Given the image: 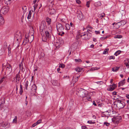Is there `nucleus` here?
I'll list each match as a JSON object with an SVG mask.
<instances>
[{
  "label": "nucleus",
  "instance_id": "obj_1",
  "mask_svg": "<svg viewBox=\"0 0 129 129\" xmlns=\"http://www.w3.org/2000/svg\"><path fill=\"white\" fill-rule=\"evenodd\" d=\"M76 94L78 96L83 98V100L85 101H90L91 100V97L89 93L85 89L82 88H79L76 90Z\"/></svg>",
  "mask_w": 129,
  "mask_h": 129
},
{
  "label": "nucleus",
  "instance_id": "obj_2",
  "mask_svg": "<svg viewBox=\"0 0 129 129\" xmlns=\"http://www.w3.org/2000/svg\"><path fill=\"white\" fill-rule=\"evenodd\" d=\"M115 99L116 100V102H117L116 105L117 107L119 109L123 108L125 105L124 102L123 101L119 100V98H116Z\"/></svg>",
  "mask_w": 129,
  "mask_h": 129
},
{
  "label": "nucleus",
  "instance_id": "obj_3",
  "mask_svg": "<svg viewBox=\"0 0 129 129\" xmlns=\"http://www.w3.org/2000/svg\"><path fill=\"white\" fill-rule=\"evenodd\" d=\"M22 38V35L20 33H17L15 35L14 40H16L17 42L18 45L17 47H18L19 46V42L21 41Z\"/></svg>",
  "mask_w": 129,
  "mask_h": 129
},
{
  "label": "nucleus",
  "instance_id": "obj_4",
  "mask_svg": "<svg viewBox=\"0 0 129 129\" xmlns=\"http://www.w3.org/2000/svg\"><path fill=\"white\" fill-rule=\"evenodd\" d=\"M92 36L91 33L89 34H84L82 33L81 35H79V37H82L83 39L88 40Z\"/></svg>",
  "mask_w": 129,
  "mask_h": 129
},
{
  "label": "nucleus",
  "instance_id": "obj_5",
  "mask_svg": "<svg viewBox=\"0 0 129 129\" xmlns=\"http://www.w3.org/2000/svg\"><path fill=\"white\" fill-rule=\"evenodd\" d=\"M129 59H126L124 61V63L125 65L126 68H125V72L126 73H129Z\"/></svg>",
  "mask_w": 129,
  "mask_h": 129
},
{
  "label": "nucleus",
  "instance_id": "obj_6",
  "mask_svg": "<svg viewBox=\"0 0 129 129\" xmlns=\"http://www.w3.org/2000/svg\"><path fill=\"white\" fill-rule=\"evenodd\" d=\"M9 9L8 7L4 6L2 8L0 11V13L3 14H5L8 12Z\"/></svg>",
  "mask_w": 129,
  "mask_h": 129
},
{
  "label": "nucleus",
  "instance_id": "obj_7",
  "mask_svg": "<svg viewBox=\"0 0 129 129\" xmlns=\"http://www.w3.org/2000/svg\"><path fill=\"white\" fill-rule=\"evenodd\" d=\"M57 29L59 33H61L64 30V28L61 24L58 23L56 25Z\"/></svg>",
  "mask_w": 129,
  "mask_h": 129
},
{
  "label": "nucleus",
  "instance_id": "obj_8",
  "mask_svg": "<svg viewBox=\"0 0 129 129\" xmlns=\"http://www.w3.org/2000/svg\"><path fill=\"white\" fill-rule=\"evenodd\" d=\"M37 88V87L35 84L31 86V88L30 91V93L31 94H35L36 92Z\"/></svg>",
  "mask_w": 129,
  "mask_h": 129
},
{
  "label": "nucleus",
  "instance_id": "obj_9",
  "mask_svg": "<svg viewBox=\"0 0 129 129\" xmlns=\"http://www.w3.org/2000/svg\"><path fill=\"white\" fill-rule=\"evenodd\" d=\"M77 14V17L79 20H82L84 18V16L81 12H78Z\"/></svg>",
  "mask_w": 129,
  "mask_h": 129
},
{
  "label": "nucleus",
  "instance_id": "obj_10",
  "mask_svg": "<svg viewBox=\"0 0 129 129\" xmlns=\"http://www.w3.org/2000/svg\"><path fill=\"white\" fill-rule=\"evenodd\" d=\"M6 68V71L8 72H11L12 70L11 66L9 63L7 64Z\"/></svg>",
  "mask_w": 129,
  "mask_h": 129
},
{
  "label": "nucleus",
  "instance_id": "obj_11",
  "mask_svg": "<svg viewBox=\"0 0 129 129\" xmlns=\"http://www.w3.org/2000/svg\"><path fill=\"white\" fill-rule=\"evenodd\" d=\"M45 27L40 26V31L42 35H44V33L45 30Z\"/></svg>",
  "mask_w": 129,
  "mask_h": 129
},
{
  "label": "nucleus",
  "instance_id": "obj_12",
  "mask_svg": "<svg viewBox=\"0 0 129 129\" xmlns=\"http://www.w3.org/2000/svg\"><path fill=\"white\" fill-rule=\"evenodd\" d=\"M114 118L115 119L114 120V122H115L116 123H118L119 122V120L121 119V117L119 116L114 117Z\"/></svg>",
  "mask_w": 129,
  "mask_h": 129
},
{
  "label": "nucleus",
  "instance_id": "obj_13",
  "mask_svg": "<svg viewBox=\"0 0 129 129\" xmlns=\"http://www.w3.org/2000/svg\"><path fill=\"white\" fill-rule=\"evenodd\" d=\"M31 83H29L28 81H26L25 82L24 86L26 90H28V87H29L31 85Z\"/></svg>",
  "mask_w": 129,
  "mask_h": 129
},
{
  "label": "nucleus",
  "instance_id": "obj_14",
  "mask_svg": "<svg viewBox=\"0 0 129 129\" xmlns=\"http://www.w3.org/2000/svg\"><path fill=\"white\" fill-rule=\"evenodd\" d=\"M52 31V28L50 26H48L46 27L45 28V32H51Z\"/></svg>",
  "mask_w": 129,
  "mask_h": 129
},
{
  "label": "nucleus",
  "instance_id": "obj_15",
  "mask_svg": "<svg viewBox=\"0 0 129 129\" xmlns=\"http://www.w3.org/2000/svg\"><path fill=\"white\" fill-rule=\"evenodd\" d=\"M49 11L50 14H54L56 13L55 10L53 8H51L49 9Z\"/></svg>",
  "mask_w": 129,
  "mask_h": 129
},
{
  "label": "nucleus",
  "instance_id": "obj_16",
  "mask_svg": "<svg viewBox=\"0 0 129 129\" xmlns=\"http://www.w3.org/2000/svg\"><path fill=\"white\" fill-rule=\"evenodd\" d=\"M125 79H124L123 80L121 81L118 83V87H120V86H122L125 83Z\"/></svg>",
  "mask_w": 129,
  "mask_h": 129
},
{
  "label": "nucleus",
  "instance_id": "obj_17",
  "mask_svg": "<svg viewBox=\"0 0 129 129\" xmlns=\"http://www.w3.org/2000/svg\"><path fill=\"white\" fill-rule=\"evenodd\" d=\"M52 83L53 85L55 86H59L60 85L59 83H58L57 81L56 80L53 81Z\"/></svg>",
  "mask_w": 129,
  "mask_h": 129
},
{
  "label": "nucleus",
  "instance_id": "obj_18",
  "mask_svg": "<svg viewBox=\"0 0 129 129\" xmlns=\"http://www.w3.org/2000/svg\"><path fill=\"white\" fill-rule=\"evenodd\" d=\"M40 26L46 27V22L44 21H42L41 23Z\"/></svg>",
  "mask_w": 129,
  "mask_h": 129
},
{
  "label": "nucleus",
  "instance_id": "obj_19",
  "mask_svg": "<svg viewBox=\"0 0 129 129\" xmlns=\"http://www.w3.org/2000/svg\"><path fill=\"white\" fill-rule=\"evenodd\" d=\"M13 0H4V1L5 4L7 5H10V4L12 2Z\"/></svg>",
  "mask_w": 129,
  "mask_h": 129
},
{
  "label": "nucleus",
  "instance_id": "obj_20",
  "mask_svg": "<svg viewBox=\"0 0 129 129\" xmlns=\"http://www.w3.org/2000/svg\"><path fill=\"white\" fill-rule=\"evenodd\" d=\"M119 68V67H115L112 68V70L113 72H116L118 70Z\"/></svg>",
  "mask_w": 129,
  "mask_h": 129
},
{
  "label": "nucleus",
  "instance_id": "obj_21",
  "mask_svg": "<svg viewBox=\"0 0 129 129\" xmlns=\"http://www.w3.org/2000/svg\"><path fill=\"white\" fill-rule=\"evenodd\" d=\"M4 22V21L2 17L0 15V24H3Z\"/></svg>",
  "mask_w": 129,
  "mask_h": 129
},
{
  "label": "nucleus",
  "instance_id": "obj_22",
  "mask_svg": "<svg viewBox=\"0 0 129 129\" xmlns=\"http://www.w3.org/2000/svg\"><path fill=\"white\" fill-rule=\"evenodd\" d=\"M45 32V33L46 37L47 38H50L51 37V36L50 33H51V32H49L48 31Z\"/></svg>",
  "mask_w": 129,
  "mask_h": 129
},
{
  "label": "nucleus",
  "instance_id": "obj_23",
  "mask_svg": "<svg viewBox=\"0 0 129 129\" xmlns=\"http://www.w3.org/2000/svg\"><path fill=\"white\" fill-rule=\"evenodd\" d=\"M121 25V24L120 22L116 23L115 24V27L117 29H118L119 27Z\"/></svg>",
  "mask_w": 129,
  "mask_h": 129
},
{
  "label": "nucleus",
  "instance_id": "obj_24",
  "mask_svg": "<svg viewBox=\"0 0 129 129\" xmlns=\"http://www.w3.org/2000/svg\"><path fill=\"white\" fill-rule=\"evenodd\" d=\"M30 37L29 36L28 37V38L27 40H24L23 42V45H25L28 42L29 40L30 39Z\"/></svg>",
  "mask_w": 129,
  "mask_h": 129
},
{
  "label": "nucleus",
  "instance_id": "obj_25",
  "mask_svg": "<svg viewBox=\"0 0 129 129\" xmlns=\"http://www.w3.org/2000/svg\"><path fill=\"white\" fill-rule=\"evenodd\" d=\"M20 78V75L18 74H17L16 76V82H17V81H18V82H19Z\"/></svg>",
  "mask_w": 129,
  "mask_h": 129
},
{
  "label": "nucleus",
  "instance_id": "obj_26",
  "mask_svg": "<svg viewBox=\"0 0 129 129\" xmlns=\"http://www.w3.org/2000/svg\"><path fill=\"white\" fill-rule=\"evenodd\" d=\"M17 117L16 116L13 119L12 123H17Z\"/></svg>",
  "mask_w": 129,
  "mask_h": 129
},
{
  "label": "nucleus",
  "instance_id": "obj_27",
  "mask_svg": "<svg viewBox=\"0 0 129 129\" xmlns=\"http://www.w3.org/2000/svg\"><path fill=\"white\" fill-rule=\"evenodd\" d=\"M23 92V90L22 86V85L21 84L20 85V91H19V93L21 95H22Z\"/></svg>",
  "mask_w": 129,
  "mask_h": 129
},
{
  "label": "nucleus",
  "instance_id": "obj_28",
  "mask_svg": "<svg viewBox=\"0 0 129 129\" xmlns=\"http://www.w3.org/2000/svg\"><path fill=\"white\" fill-rule=\"evenodd\" d=\"M94 6L96 7L100 6L101 5V3L100 2H98L94 3Z\"/></svg>",
  "mask_w": 129,
  "mask_h": 129
},
{
  "label": "nucleus",
  "instance_id": "obj_29",
  "mask_svg": "<svg viewBox=\"0 0 129 129\" xmlns=\"http://www.w3.org/2000/svg\"><path fill=\"white\" fill-rule=\"evenodd\" d=\"M42 40L43 41L45 42H46L47 41V37H46L45 36H44V35H43L42 34Z\"/></svg>",
  "mask_w": 129,
  "mask_h": 129
},
{
  "label": "nucleus",
  "instance_id": "obj_30",
  "mask_svg": "<svg viewBox=\"0 0 129 129\" xmlns=\"http://www.w3.org/2000/svg\"><path fill=\"white\" fill-rule=\"evenodd\" d=\"M46 21L48 24H50L51 22V19L50 18L47 17L46 18Z\"/></svg>",
  "mask_w": 129,
  "mask_h": 129
},
{
  "label": "nucleus",
  "instance_id": "obj_31",
  "mask_svg": "<svg viewBox=\"0 0 129 129\" xmlns=\"http://www.w3.org/2000/svg\"><path fill=\"white\" fill-rule=\"evenodd\" d=\"M5 101L4 100V101H2L1 103V104H0V109H1L2 108H3V105L5 104Z\"/></svg>",
  "mask_w": 129,
  "mask_h": 129
},
{
  "label": "nucleus",
  "instance_id": "obj_32",
  "mask_svg": "<svg viewBox=\"0 0 129 129\" xmlns=\"http://www.w3.org/2000/svg\"><path fill=\"white\" fill-rule=\"evenodd\" d=\"M82 69L81 68L78 67L75 68V70L77 72H80L81 71Z\"/></svg>",
  "mask_w": 129,
  "mask_h": 129
},
{
  "label": "nucleus",
  "instance_id": "obj_33",
  "mask_svg": "<svg viewBox=\"0 0 129 129\" xmlns=\"http://www.w3.org/2000/svg\"><path fill=\"white\" fill-rule=\"evenodd\" d=\"M66 29L69 30L70 28V25L68 24H66Z\"/></svg>",
  "mask_w": 129,
  "mask_h": 129
},
{
  "label": "nucleus",
  "instance_id": "obj_34",
  "mask_svg": "<svg viewBox=\"0 0 129 129\" xmlns=\"http://www.w3.org/2000/svg\"><path fill=\"white\" fill-rule=\"evenodd\" d=\"M71 47L75 49H76L77 47V44L76 43H74L72 45Z\"/></svg>",
  "mask_w": 129,
  "mask_h": 129
},
{
  "label": "nucleus",
  "instance_id": "obj_35",
  "mask_svg": "<svg viewBox=\"0 0 129 129\" xmlns=\"http://www.w3.org/2000/svg\"><path fill=\"white\" fill-rule=\"evenodd\" d=\"M121 51L120 50H118L116 52L114 53V55L117 56L121 53Z\"/></svg>",
  "mask_w": 129,
  "mask_h": 129
},
{
  "label": "nucleus",
  "instance_id": "obj_36",
  "mask_svg": "<svg viewBox=\"0 0 129 129\" xmlns=\"http://www.w3.org/2000/svg\"><path fill=\"white\" fill-rule=\"evenodd\" d=\"M72 80L73 82L74 83L77 82L78 80V79L77 78H76V77H73Z\"/></svg>",
  "mask_w": 129,
  "mask_h": 129
},
{
  "label": "nucleus",
  "instance_id": "obj_37",
  "mask_svg": "<svg viewBox=\"0 0 129 129\" xmlns=\"http://www.w3.org/2000/svg\"><path fill=\"white\" fill-rule=\"evenodd\" d=\"M31 11H30L29 12V13L28 14V15L27 18V19H30L31 17Z\"/></svg>",
  "mask_w": 129,
  "mask_h": 129
},
{
  "label": "nucleus",
  "instance_id": "obj_38",
  "mask_svg": "<svg viewBox=\"0 0 129 129\" xmlns=\"http://www.w3.org/2000/svg\"><path fill=\"white\" fill-rule=\"evenodd\" d=\"M23 10V13H24L26 12V10L27 9V7L26 6H23L22 8Z\"/></svg>",
  "mask_w": 129,
  "mask_h": 129
},
{
  "label": "nucleus",
  "instance_id": "obj_39",
  "mask_svg": "<svg viewBox=\"0 0 129 129\" xmlns=\"http://www.w3.org/2000/svg\"><path fill=\"white\" fill-rule=\"evenodd\" d=\"M109 49L108 48H107L105 49L103 52V54H106L109 51Z\"/></svg>",
  "mask_w": 129,
  "mask_h": 129
},
{
  "label": "nucleus",
  "instance_id": "obj_40",
  "mask_svg": "<svg viewBox=\"0 0 129 129\" xmlns=\"http://www.w3.org/2000/svg\"><path fill=\"white\" fill-rule=\"evenodd\" d=\"M6 79L7 78L5 77H3L0 80V84L1 83L3 82L4 80H6Z\"/></svg>",
  "mask_w": 129,
  "mask_h": 129
},
{
  "label": "nucleus",
  "instance_id": "obj_41",
  "mask_svg": "<svg viewBox=\"0 0 129 129\" xmlns=\"http://www.w3.org/2000/svg\"><path fill=\"white\" fill-rule=\"evenodd\" d=\"M7 122H3L1 124V125L3 127H5L7 126Z\"/></svg>",
  "mask_w": 129,
  "mask_h": 129
},
{
  "label": "nucleus",
  "instance_id": "obj_42",
  "mask_svg": "<svg viewBox=\"0 0 129 129\" xmlns=\"http://www.w3.org/2000/svg\"><path fill=\"white\" fill-rule=\"evenodd\" d=\"M121 24V25L123 26L125 25L126 23V21H122L120 22Z\"/></svg>",
  "mask_w": 129,
  "mask_h": 129
},
{
  "label": "nucleus",
  "instance_id": "obj_43",
  "mask_svg": "<svg viewBox=\"0 0 129 129\" xmlns=\"http://www.w3.org/2000/svg\"><path fill=\"white\" fill-rule=\"evenodd\" d=\"M122 36L120 35H117L115 36H114V38H122Z\"/></svg>",
  "mask_w": 129,
  "mask_h": 129
},
{
  "label": "nucleus",
  "instance_id": "obj_44",
  "mask_svg": "<svg viewBox=\"0 0 129 129\" xmlns=\"http://www.w3.org/2000/svg\"><path fill=\"white\" fill-rule=\"evenodd\" d=\"M110 86L111 87L109 88V89L108 90L110 91H112L115 89V87L112 85Z\"/></svg>",
  "mask_w": 129,
  "mask_h": 129
},
{
  "label": "nucleus",
  "instance_id": "obj_45",
  "mask_svg": "<svg viewBox=\"0 0 129 129\" xmlns=\"http://www.w3.org/2000/svg\"><path fill=\"white\" fill-rule=\"evenodd\" d=\"M59 41L61 44H63L64 43L63 40L61 38H59Z\"/></svg>",
  "mask_w": 129,
  "mask_h": 129
},
{
  "label": "nucleus",
  "instance_id": "obj_46",
  "mask_svg": "<svg viewBox=\"0 0 129 129\" xmlns=\"http://www.w3.org/2000/svg\"><path fill=\"white\" fill-rule=\"evenodd\" d=\"M110 125V123L107 122H105L104 123V126L106 125L107 126H109Z\"/></svg>",
  "mask_w": 129,
  "mask_h": 129
},
{
  "label": "nucleus",
  "instance_id": "obj_47",
  "mask_svg": "<svg viewBox=\"0 0 129 129\" xmlns=\"http://www.w3.org/2000/svg\"><path fill=\"white\" fill-rule=\"evenodd\" d=\"M87 123L90 124H93L95 123V121H92L91 120H89L87 121Z\"/></svg>",
  "mask_w": 129,
  "mask_h": 129
},
{
  "label": "nucleus",
  "instance_id": "obj_48",
  "mask_svg": "<svg viewBox=\"0 0 129 129\" xmlns=\"http://www.w3.org/2000/svg\"><path fill=\"white\" fill-rule=\"evenodd\" d=\"M65 65L64 64H60L59 66V68H63L65 67Z\"/></svg>",
  "mask_w": 129,
  "mask_h": 129
},
{
  "label": "nucleus",
  "instance_id": "obj_49",
  "mask_svg": "<svg viewBox=\"0 0 129 129\" xmlns=\"http://www.w3.org/2000/svg\"><path fill=\"white\" fill-rule=\"evenodd\" d=\"M75 60L76 62H80L82 61L80 59H75Z\"/></svg>",
  "mask_w": 129,
  "mask_h": 129
},
{
  "label": "nucleus",
  "instance_id": "obj_50",
  "mask_svg": "<svg viewBox=\"0 0 129 129\" xmlns=\"http://www.w3.org/2000/svg\"><path fill=\"white\" fill-rule=\"evenodd\" d=\"M44 53L42 52L40 53V56L41 57H43L44 56Z\"/></svg>",
  "mask_w": 129,
  "mask_h": 129
},
{
  "label": "nucleus",
  "instance_id": "obj_51",
  "mask_svg": "<svg viewBox=\"0 0 129 129\" xmlns=\"http://www.w3.org/2000/svg\"><path fill=\"white\" fill-rule=\"evenodd\" d=\"M105 14L104 13H103L102 14H99V15L98 16L99 17H103L104 16H105Z\"/></svg>",
  "mask_w": 129,
  "mask_h": 129
},
{
  "label": "nucleus",
  "instance_id": "obj_52",
  "mask_svg": "<svg viewBox=\"0 0 129 129\" xmlns=\"http://www.w3.org/2000/svg\"><path fill=\"white\" fill-rule=\"evenodd\" d=\"M90 1L87 2L86 4V6L87 7H89V4L90 3Z\"/></svg>",
  "mask_w": 129,
  "mask_h": 129
},
{
  "label": "nucleus",
  "instance_id": "obj_53",
  "mask_svg": "<svg viewBox=\"0 0 129 129\" xmlns=\"http://www.w3.org/2000/svg\"><path fill=\"white\" fill-rule=\"evenodd\" d=\"M115 56H110L109 58V60H110L111 59H115Z\"/></svg>",
  "mask_w": 129,
  "mask_h": 129
},
{
  "label": "nucleus",
  "instance_id": "obj_54",
  "mask_svg": "<svg viewBox=\"0 0 129 129\" xmlns=\"http://www.w3.org/2000/svg\"><path fill=\"white\" fill-rule=\"evenodd\" d=\"M38 69V68L36 66H35L34 67V71L35 73V71H37Z\"/></svg>",
  "mask_w": 129,
  "mask_h": 129
},
{
  "label": "nucleus",
  "instance_id": "obj_55",
  "mask_svg": "<svg viewBox=\"0 0 129 129\" xmlns=\"http://www.w3.org/2000/svg\"><path fill=\"white\" fill-rule=\"evenodd\" d=\"M7 126L8 127H10L11 126L10 123H9L8 122H7Z\"/></svg>",
  "mask_w": 129,
  "mask_h": 129
},
{
  "label": "nucleus",
  "instance_id": "obj_56",
  "mask_svg": "<svg viewBox=\"0 0 129 129\" xmlns=\"http://www.w3.org/2000/svg\"><path fill=\"white\" fill-rule=\"evenodd\" d=\"M41 119H39V120H38L37 122H36L37 124H38L40 123H41Z\"/></svg>",
  "mask_w": 129,
  "mask_h": 129
},
{
  "label": "nucleus",
  "instance_id": "obj_57",
  "mask_svg": "<svg viewBox=\"0 0 129 129\" xmlns=\"http://www.w3.org/2000/svg\"><path fill=\"white\" fill-rule=\"evenodd\" d=\"M95 34L97 35L100 34V32L99 31L95 30Z\"/></svg>",
  "mask_w": 129,
  "mask_h": 129
},
{
  "label": "nucleus",
  "instance_id": "obj_58",
  "mask_svg": "<svg viewBox=\"0 0 129 129\" xmlns=\"http://www.w3.org/2000/svg\"><path fill=\"white\" fill-rule=\"evenodd\" d=\"M64 34V32L63 31L62 32H61V33H59L58 34L59 35H60L61 36H62V35Z\"/></svg>",
  "mask_w": 129,
  "mask_h": 129
},
{
  "label": "nucleus",
  "instance_id": "obj_59",
  "mask_svg": "<svg viewBox=\"0 0 129 129\" xmlns=\"http://www.w3.org/2000/svg\"><path fill=\"white\" fill-rule=\"evenodd\" d=\"M87 32H88V34H89V33H90V32H92V30H90L89 29H87Z\"/></svg>",
  "mask_w": 129,
  "mask_h": 129
},
{
  "label": "nucleus",
  "instance_id": "obj_60",
  "mask_svg": "<svg viewBox=\"0 0 129 129\" xmlns=\"http://www.w3.org/2000/svg\"><path fill=\"white\" fill-rule=\"evenodd\" d=\"M76 3L79 4L81 3V1L80 0H76Z\"/></svg>",
  "mask_w": 129,
  "mask_h": 129
},
{
  "label": "nucleus",
  "instance_id": "obj_61",
  "mask_svg": "<svg viewBox=\"0 0 129 129\" xmlns=\"http://www.w3.org/2000/svg\"><path fill=\"white\" fill-rule=\"evenodd\" d=\"M81 128L83 129H85L87 128L85 126L83 125L82 126Z\"/></svg>",
  "mask_w": 129,
  "mask_h": 129
},
{
  "label": "nucleus",
  "instance_id": "obj_62",
  "mask_svg": "<svg viewBox=\"0 0 129 129\" xmlns=\"http://www.w3.org/2000/svg\"><path fill=\"white\" fill-rule=\"evenodd\" d=\"M39 0H34L33 2L34 4H35L37 2H39Z\"/></svg>",
  "mask_w": 129,
  "mask_h": 129
},
{
  "label": "nucleus",
  "instance_id": "obj_63",
  "mask_svg": "<svg viewBox=\"0 0 129 129\" xmlns=\"http://www.w3.org/2000/svg\"><path fill=\"white\" fill-rule=\"evenodd\" d=\"M10 47V46H8V51H9H9H10V50L11 49Z\"/></svg>",
  "mask_w": 129,
  "mask_h": 129
},
{
  "label": "nucleus",
  "instance_id": "obj_64",
  "mask_svg": "<svg viewBox=\"0 0 129 129\" xmlns=\"http://www.w3.org/2000/svg\"><path fill=\"white\" fill-rule=\"evenodd\" d=\"M37 125V123H35L32 125V126L33 127H34Z\"/></svg>",
  "mask_w": 129,
  "mask_h": 129
}]
</instances>
